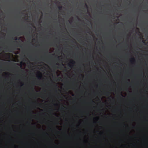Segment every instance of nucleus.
I'll list each match as a JSON object with an SVG mask.
<instances>
[{
  "mask_svg": "<svg viewBox=\"0 0 148 148\" xmlns=\"http://www.w3.org/2000/svg\"><path fill=\"white\" fill-rule=\"evenodd\" d=\"M75 63V62H74V61L73 60H71V62H70V64H68V65L69 66V67H71V65H70V64L73 65Z\"/></svg>",
  "mask_w": 148,
  "mask_h": 148,
  "instance_id": "1",
  "label": "nucleus"
},
{
  "mask_svg": "<svg viewBox=\"0 0 148 148\" xmlns=\"http://www.w3.org/2000/svg\"><path fill=\"white\" fill-rule=\"evenodd\" d=\"M37 78H38L39 79H41V78H42V76H41V75H37Z\"/></svg>",
  "mask_w": 148,
  "mask_h": 148,
  "instance_id": "2",
  "label": "nucleus"
},
{
  "mask_svg": "<svg viewBox=\"0 0 148 148\" xmlns=\"http://www.w3.org/2000/svg\"><path fill=\"white\" fill-rule=\"evenodd\" d=\"M58 8L59 10H61V9H62V6H58Z\"/></svg>",
  "mask_w": 148,
  "mask_h": 148,
  "instance_id": "3",
  "label": "nucleus"
},
{
  "mask_svg": "<svg viewBox=\"0 0 148 148\" xmlns=\"http://www.w3.org/2000/svg\"><path fill=\"white\" fill-rule=\"evenodd\" d=\"M131 61H132V62H135V59H134V58H131Z\"/></svg>",
  "mask_w": 148,
  "mask_h": 148,
  "instance_id": "4",
  "label": "nucleus"
},
{
  "mask_svg": "<svg viewBox=\"0 0 148 148\" xmlns=\"http://www.w3.org/2000/svg\"><path fill=\"white\" fill-rule=\"evenodd\" d=\"M106 95H109V92H106V93H105V94Z\"/></svg>",
  "mask_w": 148,
  "mask_h": 148,
  "instance_id": "5",
  "label": "nucleus"
},
{
  "mask_svg": "<svg viewBox=\"0 0 148 148\" xmlns=\"http://www.w3.org/2000/svg\"><path fill=\"white\" fill-rule=\"evenodd\" d=\"M6 49L9 50H8V51H9L10 52H11V51H10V49H9L8 48V47H6Z\"/></svg>",
  "mask_w": 148,
  "mask_h": 148,
  "instance_id": "6",
  "label": "nucleus"
},
{
  "mask_svg": "<svg viewBox=\"0 0 148 148\" xmlns=\"http://www.w3.org/2000/svg\"><path fill=\"white\" fill-rule=\"evenodd\" d=\"M14 40H17V38H16V37H15V39H14Z\"/></svg>",
  "mask_w": 148,
  "mask_h": 148,
  "instance_id": "7",
  "label": "nucleus"
},
{
  "mask_svg": "<svg viewBox=\"0 0 148 148\" xmlns=\"http://www.w3.org/2000/svg\"><path fill=\"white\" fill-rule=\"evenodd\" d=\"M85 5H86V8H87V4L86 3H85Z\"/></svg>",
  "mask_w": 148,
  "mask_h": 148,
  "instance_id": "8",
  "label": "nucleus"
},
{
  "mask_svg": "<svg viewBox=\"0 0 148 148\" xmlns=\"http://www.w3.org/2000/svg\"><path fill=\"white\" fill-rule=\"evenodd\" d=\"M17 47H20V46H19V45H17Z\"/></svg>",
  "mask_w": 148,
  "mask_h": 148,
  "instance_id": "9",
  "label": "nucleus"
},
{
  "mask_svg": "<svg viewBox=\"0 0 148 148\" xmlns=\"http://www.w3.org/2000/svg\"><path fill=\"white\" fill-rule=\"evenodd\" d=\"M19 35H22V34H19Z\"/></svg>",
  "mask_w": 148,
  "mask_h": 148,
  "instance_id": "10",
  "label": "nucleus"
},
{
  "mask_svg": "<svg viewBox=\"0 0 148 148\" xmlns=\"http://www.w3.org/2000/svg\"><path fill=\"white\" fill-rule=\"evenodd\" d=\"M92 103H94V102L93 101H92Z\"/></svg>",
  "mask_w": 148,
  "mask_h": 148,
  "instance_id": "11",
  "label": "nucleus"
},
{
  "mask_svg": "<svg viewBox=\"0 0 148 148\" xmlns=\"http://www.w3.org/2000/svg\"><path fill=\"white\" fill-rule=\"evenodd\" d=\"M16 44H17V45L18 44V42H16Z\"/></svg>",
  "mask_w": 148,
  "mask_h": 148,
  "instance_id": "12",
  "label": "nucleus"
},
{
  "mask_svg": "<svg viewBox=\"0 0 148 148\" xmlns=\"http://www.w3.org/2000/svg\"><path fill=\"white\" fill-rule=\"evenodd\" d=\"M56 65H58V64H56Z\"/></svg>",
  "mask_w": 148,
  "mask_h": 148,
  "instance_id": "13",
  "label": "nucleus"
}]
</instances>
